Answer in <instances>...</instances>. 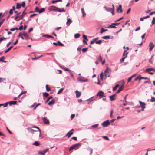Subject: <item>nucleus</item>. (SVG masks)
Returning a JSON list of instances; mask_svg holds the SVG:
<instances>
[{"mask_svg": "<svg viewBox=\"0 0 155 155\" xmlns=\"http://www.w3.org/2000/svg\"><path fill=\"white\" fill-rule=\"evenodd\" d=\"M150 101L151 102H155V98L154 97H151Z\"/></svg>", "mask_w": 155, "mask_h": 155, "instance_id": "09e8293b", "label": "nucleus"}, {"mask_svg": "<svg viewBox=\"0 0 155 155\" xmlns=\"http://www.w3.org/2000/svg\"><path fill=\"white\" fill-rule=\"evenodd\" d=\"M102 137L104 138V139H105L106 140H109V139L108 138V137L107 136H104Z\"/></svg>", "mask_w": 155, "mask_h": 155, "instance_id": "6e6d98bb", "label": "nucleus"}, {"mask_svg": "<svg viewBox=\"0 0 155 155\" xmlns=\"http://www.w3.org/2000/svg\"><path fill=\"white\" fill-rule=\"evenodd\" d=\"M112 8H109V11L113 15H114V5L113 4L112 5Z\"/></svg>", "mask_w": 155, "mask_h": 155, "instance_id": "412c9836", "label": "nucleus"}, {"mask_svg": "<svg viewBox=\"0 0 155 155\" xmlns=\"http://www.w3.org/2000/svg\"><path fill=\"white\" fill-rule=\"evenodd\" d=\"M98 125H99V124H95L91 126V127L92 128H96L97 127H98Z\"/></svg>", "mask_w": 155, "mask_h": 155, "instance_id": "79ce46f5", "label": "nucleus"}, {"mask_svg": "<svg viewBox=\"0 0 155 155\" xmlns=\"http://www.w3.org/2000/svg\"><path fill=\"white\" fill-rule=\"evenodd\" d=\"M107 31V29H104L103 28H102L101 29V31H100V33L101 34H102L104 32H105Z\"/></svg>", "mask_w": 155, "mask_h": 155, "instance_id": "473e14b6", "label": "nucleus"}, {"mask_svg": "<svg viewBox=\"0 0 155 155\" xmlns=\"http://www.w3.org/2000/svg\"><path fill=\"white\" fill-rule=\"evenodd\" d=\"M46 88L47 91H49L51 89L46 84Z\"/></svg>", "mask_w": 155, "mask_h": 155, "instance_id": "58836bf2", "label": "nucleus"}, {"mask_svg": "<svg viewBox=\"0 0 155 155\" xmlns=\"http://www.w3.org/2000/svg\"><path fill=\"white\" fill-rule=\"evenodd\" d=\"M21 6H22L23 7H25V2H22L21 4H20Z\"/></svg>", "mask_w": 155, "mask_h": 155, "instance_id": "603ef678", "label": "nucleus"}, {"mask_svg": "<svg viewBox=\"0 0 155 155\" xmlns=\"http://www.w3.org/2000/svg\"><path fill=\"white\" fill-rule=\"evenodd\" d=\"M24 36L25 37V39L27 40H28L29 39V36L27 33Z\"/></svg>", "mask_w": 155, "mask_h": 155, "instance_id": "c85d7f7f", "label": "nucleus"}, {"mask_svg": "<svg viewBox=\"0 0 155 155\" xmlns=\"http://www.w3.org/2000/svg\"><path fill=\"white\" fill-rule=\"evenodd\" d=\"M127 53H128V52H127V50H125L124 51V52L123 53V57H124L126 55V54Z\"/></svg>", "mask_w": 155, "mask_h": 155, "instance_id": "864d4df0", "label": "nucleus"}, {"mask_svg": "<svg viewBox=\"0 0 155 155\" xmlns=\"http://www.w3.org/2000/svg\"><path fill=\"white\" fill-rule=\"evenodd\" d=\"M15 19L17 21H18L20 19L19 18L18 19V18H19V16L18 15H15Z\"/></svg>", "mask_w": 155, "mask_h": 155, "instance_id": "a18cd8bd", "label": "nucleus"}, {"mask_svg": "<svg viewBox=\"0 0 155 155\" xmlns=\"http://www.w3.org/2000/svg\"><path fill=\"white\" fill-rule=\"evenodd\" d=\"M62 0H53L52 1V3H55L57 2H62Z\"/></svg>", "mask_w": 155, "mask_h": 155, "instance_id": "4c0bfd02", "label": "nucleus"}, {"mask_svg": "<svg viewBox=\"0 0 155 155\" xmlns=\"http://www.w3.org/2000/svg\"><path fill=\"white\" fill-rule=\"evenodd\" d=\"M13 10L12 9H10V11H9V14L10 15H11L13 13Z\"/></svg>", "mask_w": 155, "mask_h": 155, "instance_id": "0e129e2a", "label": "nucleus"}, {"mask_svg": "<svg viewBox=\"0 0 155 155\" xmlns=\"http://www.w3.org/2000/svg\"><path fill=\"white\" fill-rule=\"evenodd\" d=\"M26 33L24 31L23 32H21L19 34L18 37H20V36H24Z\"/></svg>", "mask_w": 155, "mask_h": 155, "instance_id": "bb28decb", "label": "nucleus"}, {"mask_svg": "<svg viewBox=\"0 0 155 155\" xmlns=\"http://www.w3.org/2000/svg\"><path fill=\"white\" fill-rule=\"evenodd\" d=\"M139 102L140 104V106L142 108L141 109L142 111H143L144 110V109L146 108L145 106V103L143 102H142L140 101H139Z\"/></svg>", "mask_w": 155, "mask_h": 155, "instance_id": "20e7f679", "label": "nucleus"}, {"mask_svg": "<svg viewBox=\"0 0 155 155\" xmlns=\"http://www.w3.org/2000/svg\"><path fill=\"white\" fill-rule=\"evenodd\" d=\"M33 145H35L36 146H38L40 144L38 141H35L33 143Z\"/></svg>", "mask_w": 155, "mask_h": 155, "instance_id": "ea45409f", "label": "nucleus"}, {"mask_svg": "<svg viewBox=\"0 0 155 155\" xmlns=\"http://www.w3.org/2000/svg\"><path fill=\"white\" fill-rule=\"evenodd\" d=\"M72 22V21L70 18L67 19L66 23V25L68 26H69Z\"/></svg>", "mask_w": 155, "mask_h": 155, "instance_id": "a211bd4d", "label": "nucleus"}, {"mask_svg": "<svg viewBox=\"0 0 155 155\" xmlns=\"http://www.w3.org/2000/svg\"><path fill=\"white\" fill-rule=\"evenodd\" d=\"M151 68H149L146 69V72H149V71H151Z\"/></svg>", "mask_w": 155, "mask_h": 155, "instance_id": "bf43d9fd", "label": "nucleus"}, {"mask_svg": "<svg viewBox=\"0 0 155 155\" xmlns=\"http://www.w3.org/2000/svg\"><path fill=\"white\" fill-rule=\"evenodd\" d=\"M149 51L150 52L153 49L154 47V45L153 43L150 42L149 44Z\"/></svg>", "mask_w": 155, "mask_h": 155, "instance_id": "f8f14e48", "label": "nucleus"}, {"mask_svg": "<svg viewBox=\"0 0 155 155\" xmlns=\"http://www.w3.org/2000/svg\"><path fill=\"white\" fill-rule=\"evenodd\" d=\"M119 84L116 85L114 87H113V91H115L116 90L117 88V87H119Z\"/></svg>", "mask_w": 155, "mask_h": 155, "instance_id": "e433bc0d", "label": "nucleus"}, {"mask_svg": "<svg viewBox=\"0 0 155 155\" xmlns=\"http://www.w3.org/2000/svg\"><path fill=\"white\" fill-rule=\"evenodd\" d=\"M76 93V97L77 98H78L81 95V93L78 91H75Z\"/></svg>", "mask_w": 155, "mask_h": 155, "instance_id": "b1692460", "label": "nucleus"}, {"mask_svg": "<svg viewBox=\"0 0 155 155\" xmlns=\"http://www.w3.org/2000/svg\"><path fill=\"white\" fill-rule=\"evenodd\" d=\"M43 121L44 122V124H48L49 123L48 120L46 119L45 117L43 118Z\"/></svg>", "mask_w": 155, "mask_h": 155, "instance_id": "f3484780", "label": "nucleus"}, {"mask_svg": "<svg viewBox=\"0 0 155 155\" xmlns=\"http://www.w3.org/2000/svg\"><path fill=\"white\" fill-rule=\"evenodd\" d=\"M80 36V35L78 33L75 34L74 35V37L75 38H79Z\"/></svg>", "mask_w": 155, "mask_h": 155, "instance_id": "c9c22d12", "label": "nucleus"}, {"mask_svg": "<svg viewBox=\"0 0 155 155\" xmlns=\"http://www.w3.org/2000/svg\"><path fill=\"white\" fill-rule=\"evenodd\" d=\"M27 129V130H28V131L29 132L31 133H32L33 134H35V133H36L35 130H34L32 129L30 127H28Z\"/></svg>", "mask_w": 155, "mask_h": 155, "instance_id": "4468645a", "label": "nucleus"}, {"mask_svg": "<svg viewBox=\"0 0 155 155\" xmlns=\"http://www.w3.org/2000/svg\"><path fill=\"white\" fill-rule=\"evenodd\" d=\"M43 96L47 97L49 96V94L46 92H44L43 93Z\"/></svg>", "mask_w": 155, "mask_h": 155, "instance_id": "72a5a7b5", "label": "nucleus"}, {"mask_svg": "<svg viewBox=\"0 0 155 155\" xmlns=\"http://www.w3.org/2000/svg\"><path fill=\"white\" fill-rule=\"evenodd\" d=\"M80 145V144H76L72 145L69 149V151H71L72 150L78 147Z\"/></svg>", "mask_w": 155, "mask_h": 155, "instance_id": "f03ea898", "label": "nucleus"}, {"mask_svg": "<svg viewBox=\"0 0 155 155\" xmlns=\"http://www.w3.org/2000/svg\"><path fill=\"white\" fill-rule=\"evenodd\" d=\"M132 77H130V78H129L128 80V82H130L131 80L132 79Z\"/></svg>", "mask_w": 155, "mask_h": 155, "instance_id": "774afa93", "label": "nucleus"}, {"mask_svg": "<svg viewBox=\"0 0 155 155\" xmlns=\"http://www.w3.org/2000/svg\"><path fill=\"white\" fill-rule=\"evenodd\" d=\"M128 53H126V55L124 57H123L120 60V61L121 62H123L124 61V60L125 59L127 58V54H128Z\"/></svg>", "mask_w": 155, "mask_h": 155, "instance_id": "393cba45", "label": "nucleus"}, {"mask_svg": "<svg viewBox=\"0 0 155 155\" xmlns=\"http://www.w3.org/2000/svg\"><path fill=\"white\" fill-rule=\"evenodd\" d=\"M152 23L153 25L155 23V17H154L153 18V20L152 21Z\"/></svg>", "mask_w": 155, "mask_h": 155, "instance_id": "3c124183", "label": "nucleus"}, {"mask_svg": "<svg viewBox=\"0 0 155 155\" xmlns=\"http://www.w3.org/2000/svg\"><path fill=\"white\" fill-rule=\"evenodd\" d=\"M98 39V38H95L93 39L90 42V44H94L95 42H96V41Z\"/></svg>", "mask_w": 155, "mask_h": 155, "instance_id": "5701e85b", "label": "nucleus"}, {"mask_svg": "<svg viewBox=\"0 0 155 155\" xmlns=\"http://www.w3.org/2000/svg\"><path fill=\"white\" fill-rule=\"evenodd\" d=\"M8 103H5V104H0V107L1 106H4V107H5L8 105Z\"/></svg>", "mask_w": 155, "mask_h": 155, "instance_id": "f704fd0d", "label": "nucleus"}, {"mask_svg": "<svg viewBox=\"0 0 155 155\" xmlns=\"http://www.w3.org/2000/svg\"><path fill=\"white\" fill-rule=\"evenodd\" d=\"M63 90V88H61L59 89L57 93V94H59L61 93L62 92Z\"/></svg>", "mask_w": 155, "mask_h": 155, "instance_id": "8fccbe9b", "label": "nucleus"}, {"mask_svg": "<svg viewBox=\"0 0 155 155\" xmlns=\"http://www.w3.org/2000/svg\"><path fill=\"white\" fill-rule=\"evenodd\" d=\"M32 128H35L38 130V131H35V135L36 136H38L39 137H40L41 136V131L40 129L38 127L36 126L32 127Z\"/></svg>", "mask_w": 155, "mask_h": 155, "instance_id": "f257e3e1", "label": "nucleus"}, {"mask_svg": "<svg viewBox=\"0 0 155 155\" xmlns=\"http://www.w3.org/2000/svg\"><path fill=\"white\" fill-rule=\"evenodd\" d=\"M117 11L119 13H121L122 12V6L121 5H119V7L117 9Z\"/></svg>", "mask_w": 155, "mask_h": 155, "instance_id": "dca6fc26", "label": "nucleus"}, {"mask_svg": "<svg viewBox=\"0 0 155 155\" xmlns=\"http://www.w3.org/2000/svg\"><path fill=\"white\" fill-rule=\"evenodd\" d=\"M16 5V9H19L21 8V5L20 4H19L18 3H17Z\"/></svg>", "mask_w": 155, "mask_h": 155, "instance_id": "2f4dec72", "label": "nucleus"}, {"mask_svg": "<svg viewBox=\"0 0 155 155\" xmlns=\"http://www.w3.org/2000/svg\"><path fill=\"white\" fill-rule=\"evenodd\" d=\"M110 124V122L109 120H107L104 122L102 124V126L104 127H107Z\"/></svg>", "mask_w": 155, "mask_h": 155, "instance_id": "7ed1b4c3", "label": "nucleus"}, {"mask_svg": "<svg viewBox=\"0 0 155 155\" xmlns=\"http://www.w3.org/2000/svg\"><path fill=\"white\" fill-rule=\"evenodd\" d=\"M110 38L109 36H106L102 37V38L104 39H109Z\"/></svg>", "mask_w": 155, "mask_h": 155, "instance_id": "a19ab883", "label": "nucleus"}, {"mask_svg": "<svg viewBox=\"0 0 155 155\" xmlns=\"http://www.w3.org/2000/svg\"><path fill=\"white\" fill-rule=\"evenodd\" d=\"M74 131L73 129H72L69 131L66 134V136H68V138H69L73 134V132Z\"/></svg>", "mask_w": 155, "mask_h": 155, "instance_id": "9d476101", "label": "nucleus"}, {"mask_svg": "<svg viewBox=\"0 0 155 155\" xmlns=\"http://www.w3.org/2000/svg\"><path fill=\"white\" fill-rule=\"evenodd\" d=\"M97 96H99L100 98L105 97V96L104 95V93L102 91H99L97 94Z\"/></svg>", "mask_w": 155, "mask_h": 155, "instance_id": "39448f33", "label": "nucleus"}, {"mask_svg": "<svg viewBox=\"0 0 155 155\" xmlns=\"http://www.w3.org/2000/svg\"><path fill=\"white\" fill-rule=\"evenodd\" d=\"M51 7L54 8H55L56 9H53V10L54 11H58L60 12H65V10L64 9V8H62V9L59 8L55 6H52Z\"/></svg>", "mask_w": 155, "mask_h": 155, "instance_id": "6e6552de", "label": "nucleus"}, {"mask_svg": "<svg viewBox=\"0 0 155 155\" xmlns=\"http://www.w3.org/2000/svg\"><path fill=\"white\" fill-rule=\"evenodd\" d=\"M41 105V104L40 103H38L37 105L35 106V107L34 108V109H36V108L38 107V106H39Z\"/></svg>", "mask_w": 155, "mask_h": 155, "instance_id": "e2e57ef3", "label": "nucleus"}, {"mask_svg": "<svg viewBox=\"0 0 155 155\" xmlns=\"http://www.w3.org/2000/svg\"><path fill=\"white\" fill-rule=\"evenodd\" d=\"M25 10L23 12H22V14L19 15V19H23L25 15L27 13L26 12H25Z\"/></svg>", "mask_w": 155, "mask_h": 155, "instance_id": "2eb2a0df", "label": "nucleus"}, {"mask_svg": "<svg viewBox=\"0 0 155 155\" xmlns=\"http://www.w3.org/2000/svg\"><path fill=\"white\" fill-rule=\"evenodd\" d=\"M58 45L60 46H64V45L63 44H62L59 41H58Z\"/></svg>", "mask_w": 155, "mask_h": 155, "instance_id": "37998d69", "label": "nucleus"}, {"mask_svg": "<svg viewBox=\"0 0 155 155\" xmlns=\"http://www.w3.org/2000/svg\"><path fill=\"white\" fill-rule=\"evenodd\" d=\"M37 15V14H34L31 15L30 16V17L31 18H32L34 16Z\"/></svg>", "mask_w": 155, "mask_h": 155, "instance_id": "69168bd1", "label": "nucleus"}, {"mask_svg": "<svg viewBox=\"0 0 155 155\" xmlns=\"http://www.w3.org/2000/svg\"><path fill=\"white\" fill-rule=\"evenodd\" d=\"M55 101L54 99H53L49 102L48 104L49 105H52L54 103Z\"/></svg>", "mask_w": 155, "mask_h": 155, "instance_id": "aec40b11", "label": "nucleus"}, {"mask_svg": "<svg viewBox=\"0 0 155 155\" xmlns=\"http://www.w3.org/2000/svg\"><path fill=\"white\" fill-rule=\"evenodd\" d=\"M81 10L82 13L83 14V16L84 17L86 15V14L85 12V11H84V8H82L81 9Z\"/></svg>", "mask_w": 155, "mask_h": 155, "instance_id": "cd10ccee", "label": "nucleus"}, {"mask_svg": "<svg viewBox=\"0 0 155 155\" xmlns=\"http://www.w3.org/2000/svg\"><path fill=\"white\" fill-rule=\"evenodd\" d=\"M102 40H99L98 41H96V43L97 44H100L101 42H102Z\"/></svg>", "mask_w": 155, "mask_h": 155, "instance_id": "5fc2aeb1", "label": "nucleus"}, {"mask_svg": "<svg viewBox=\"0 0 155 155\" xmlns=\"http://www.w3.org/2000/svg\"><path fill=\"white\" fill-rule=\"evenodd\" d=\"M66 71H71L69 70V69L67 68H63Z\"/></svg>", "mask_w": 155, "mask_h": 155, "instance_id": "338daca9", "label": "nucleus"}, {"mask_svg": "<svg viewBox=\"0 0 155 155\" xmlns=\"http://www.w3.org/2000/svg\"><path fill=\"white\" fill-rule=\"evenodd\" d=\"M109 69L107 68L105 71V75L106 77H110V74H109Z\"/></svg>", "mask_w": 155, "mask_h": 155, "instance_id": "ddd939ff", "label": "nucleus"}, {"mask_svg": "<svg viewBox=\"0 0 155 155\" xmlns=\"http://www.w3.org/2000/svg\"><path fill=\"white\" fill-rule=\"evenodd\" d=\"M119 24V23H112L111 25H109L107 28H116L115 25H117Z\"/></svg>", "mask_w": 155, "mask_h": 155, "instance_id": "0eeeda50", "label": "nucleus"}, {"mask_svg": "<svg viewBox=\"0 0 155 155\" xmlns=\"http://www.w3.org/2000/svg\"><path fill=\"white\" fill-rule=\"evenodd\" d=\"M43 37H45L47 38H49L51 37V35H45L43 36Z\"/></svg>", "mask_w": 155, "mask_h": 155, "instance_id": "de8ad7c7", "label": "nucleus"}, {"mask_svg": "<svg viewBox=\"0 0 155 155\" xmlns=\"http://www.w3.org/2000/svg\"><path fill=\"white\" fill-rule=\"evenodd\" d=\"M8 104H9L10 105H15L16 104L17 102L15 101H11L9 102H8Z\"/></svg>", "mask_w": 155, "mask_h": 155, "instance_id": "4be33fe9", "label": "nucleus"}, {"mask_svg": "<svg viewBox=\"0 0 155 155\" xmlns=\"http://www.w3.org/2000/svg\"><path fill=\"white\" fill-rule=\"evenodd\" d=\"M100 79L101 80H102L103 79V73L102 72L100 75Z\"/></svg>", "mask_w": 155, "mask_h": 155, "instance_id": "13d9d810", "label": "nucleus"}, {"mask_svg": "<svg viewBox=\"0 0 155 155\" xmlns=\"http://www.w3.org/2000/svg\"><path fill=\"white\" fill-rule=\"evenodd\" d=\"M5 21V19H2L0 21V25H1Z\"/></svg>", "mask_w": 155, "mask_h": 155, "instance_id": "052dcab7", "label": "nucleus"}, {"mask_svg": "<svg viewBox=\"0 0 155 155\" xmlns=\"http://www.w3.org/2000/svg\"><path fill=\"white\" fill-rule=\"evenodd\" d=\"M83 37L84 38V39H85V40H88V39H87V36L86 35H83Z\"/></svg>", "mask_w": 155, "mask_h": 155, "instance_id": "4d7b16f0", "label": "nucleus"}, {"mask_svg": "<svg viewBox=\"0 0 155 155\" xmlns=\"http://www.w3.org/2000/svg\"><path fill=\"white\" fill-rule=\"evenodd\" d=\"M45 11V9L44 8H41L40 10H39V11H38V13L39 14L41 13L44 12Z\"/></svg>", "mask_w": 155, "mask_h": 155, "instance_id": "7c9ffc66", "label": "nucleus"}, {"mask_svg": "<svg viewBox=\"0 0 155 155\" xmlns=\"http://www.w3.org/2000/svg\"><path fill=\"white\" fill-rule=\"evenodd\" d=\"M78 80L82 82H87L88 81V80L83 77H80L78 78Z\"/></svg>", "mask_w": 155, "mask_h": 155, "instance_id": "1a4fd4ad", "label": "nucleus"}, {"mask_svg": "<svg viewBox=\"0 0 155 155\" xmlns=\"http://www.w3.org/2000/svg\"><path fill=\"white\" fill-rule=\"evenodd\" d=\"M5 79L2 78H0V83L4 81H5Z\"/></svg>", "mask_w": 155, "mask_h": 155, "instance_id": "680f3d73", "label": "nucleus"}, {"mask_svg": "<svg viewBox=\"0 0 155 155\" xmlns=\"http://www.w3.org/2000/svg\"><path fill=\"white\" fill-rule=\"evenodd\" d=\"M87 49H88V48H83L82 49V51L83 52L85 53L87 51Z\"/></svg>", "mask_w": 155, "mask_h": 155, "instance_id": "c03bdc74", "label": "nucleus"}, {"mask_svg": "<svg viewBox=\"0 0 155 155\" xmlns=\"http://www.w3.org/2000/svg\"><path fill=\"white\" fill-rule=\"evenodd\" d=\"M116 94H114L112 95H110L109 96V98L110 99V100L112 101L114 100H115L116 99Z\"/></svg>", "mask_w": 155, "mask_h": 155, "instance_id": "9b49d317", "label": "nucleus"}, {"mask_svg": "<svg viewBox=\"0 0 155 155\" xmlns=\"http://www.w3.org/2000/svg\"><path fill=\"white\" fill-rule=\"evenodd\" d=\"M5 59V58L4 56H2V57L0 58V62H2L6 63V61H4V60Z\"/></svg>", "mask_w": 155, "mask_h": 155, "instance_id": "a878e982", "label": "nucleus"}, {"mask_svg": "<svg viewBox=\"0 0 155 155\" xmlns=\"http://www.w3.org/2000/svg\"><path fill=\"white\" fill-rule=\"evenodd\" d=\"M49 150L48 149H46L43 151H40L38 152V154L40 155H45L46 153Z\"/></svg>", "mask_w": 155, "mask_h": 155, "instance_id": "423d86ee", "label": "nucleus"}, {"mask_svg": "<svg viewBox=\"0 0 155 155\" xmlns=\"http://www.w3.org/2000/svg\"><path fill=\"white\" fill-rule=\"evenodd\" d=\"M124 84L121 85L118 89L117 91L116 92V93H120L124 89Z\"/></svg>", "mask_w": 155, "mask_h": 155, "instance_id": "6ab92c4d", "label": "nucleus"}, {"mask_svg": "<svg viewBox=\"0 0 155 155\" xmlns=\"http://www.w3.org/2000/svg\"><path fill=\"white\" fill-rule=\"evenodd\" d=\"M13 48L12 46L10 47L7 50L5 51V53H6L9 51Z\"/></svg>", "mask_w": 155, "mask_h": 155, "instance_id": "c756f323", "label": "nucleus"}, {"mask_svg": "<svg viewBox=\"0 0 155 155\" xmlns=\"http://www.w3.org/2000/svg\"><path fill=\"white\" fill-rule=\"evenodd\" d=\"M97 60H98L99 62H101L102 61V57L101 56H100L98 58Z\"/></svg>", "mask_w": 155, "mask_h": 155, "instance_id": "49530a36", "label": "nucleus"}]
</instances>
